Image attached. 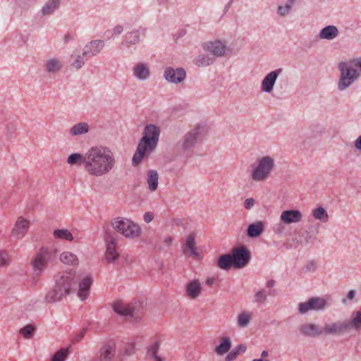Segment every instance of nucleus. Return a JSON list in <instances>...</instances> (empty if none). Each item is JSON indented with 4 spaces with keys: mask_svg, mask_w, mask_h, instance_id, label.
Segmentation results:
<instances>
[{
    "mask_svg": "<svg viewBox=\"0 0 361 361\" xmlns=\"http://www.w3.org/2000/svg\"><path fill=\"white\" fill-rule=\"evenodd\" d=\"M133 75L138 80L145 81L149 78L151 73L149 66L143 62H139L133 67Z\"/></svg>",
    "mask_w": 361,
    "mask_h": 361,
    "instance_id": "20",
    "label": "nucleus"
},
{
    "mask_svg": "<svg viewBox=\"0 0 361 361\" xmlns=\"http://www.w3.org/2000/svg\"><path fill=\"white\" fill-rule=\"evenodd\" d=\"M202 48L205 51L212 53L216 57L225 56L227 51L226 46L219 40L204 42L202 44Z\"/></svg>",
    "mask_w": 361,
    "mask_h": 361,
    "instance_id": "19",
    "label": "nucleus"
},
{
    "mask_svg": "<svg viewBox=\"0 0 361 361\" xmlns=\"http://www.w3.org/2000/svg\"><path fill=\"white\" fill-rule=\"evenodd\" d=\"M275 284L276 282L273 279L268 280L266 283L267 286L270 288H273L275 286Z\"/></svg>",
    "mask_w": 361,
    "mask_h": 361,
    "instance_id": "63",
    "label": "nucleus"
},
{
    "mask_svg": "<svg viewBox=\"0 0 361 361\" xmlns=\"http://www.w3.org/2000/svg\"><path fill=\"white\" fill-rule=\"evenodd\" d=\"M329 306L326 299L320 297H313L307 301L298 304L299 313L304 314L309 311H324Z\"/></svg>",
    "mask_w": 361,
    "mask_h": 361,
    "instance_id": "10",
    "label": "nucleus"
},
{
    "mask_svg": "<svg viewBox=\"0 0 361 361\" xmlns=\"http://www.w3.org/2000/svg\"><path fill=\"white\" fill-rule=\"evenodd\" d=\"M118 241V235L114 232L106 230L105 232L106 255L105 257L109 263L114 262L119 257L116 250V244Z\"/></svg>",
    "mask_w": 361,
    "mask_h": 361,
    "instance_id": "11",
    "label": "nucleus"
},
{
    "mask_svg": "<svg viewBox=\"0 0 361 361\" xmlns=\"http://www.w3.org/2000/svg\"><path fill=\"white\" fill-rule=\"evenodd\" d=\"M90 130V126L86 122H80L73 125L69 129V134L71 136H80L87 133Z\"/></svg>",
    "mask_w": 361,
    "mask_h": 361,
    "instance_id": "31",
    "label": "nucleus"
},
{
    "mask_svg": "<svg viewBox=\"0 0 361 361\" xmlns=\"http://www.w3.org/2000/svg\"><path fill=\"white\" fill-rule=\"evenodd\" d=\"M251 320L249 313L243 312L238 316L237 322L240 327L245 328L248 326Z\"/></svg>",
    "mask_w": 361,
    "mask_h": 361,
    "instance_id": "46",
    "label": "nucleus"
},
{
    "mask_svg": "<svg viewBox=\"0 0 361 361\" xmlns=\"http://www.w3.org/2000/svg\"><path fill=\"white\" fill-rule=\"evenodd\" d=\"M302 213L297 209H288L281 212L280 220L286 224L298 223L302 220Z\"/></svg>",
    "mask_w": 361,
    "mask_h": 361,
    "instance_id": "21",
    "label": "nucleus"
},
{
    "mask_svg": "<svg viewBox=\"0 0 361 361\" xmlns=\"http://www.w3.org/2000/svg\"><path fill=\"white\" fill-rule=\"evenodd\" d=\"M355 147L361 152V135L355 141Z\"/></svg>",
    "mask_w": 361,
    "mask_h": 361,
    "instance_id": "61",
    "label": "nucleus"
},
{
    "mask_svg": "<svg viewBox=\"0 0 361 361\" xmlns=\"http://www.w3.org/2000/svg\"><path fill=\"white\" fill-rule=\"evenodd\" d=\"M295 0H288L284 6H279L277 8V14L281 17H284L290 13Z\"/></svg>",
    "mask_w": 361,
    "mask_h": 361,
    "instance_id": "43",
    "label": "nucleus"
},
{
    "mask_svg": "<svg viewBox=\"0 0 361 361\" xmlns=\"http://www.w3.org/2000/svg\"><path fill=\"white\" fill-rule=\"evenodd\" d=\"M160 128L154 125L148 124L145 126L142 133V141L147 142L148 145L152 144L157 146L160 135Z\"/></svg>",
    "mask_w": 361,
    "mask_h": 361,
    "instance_id": "15",
    "label": "nucleus"
},
{
    "mask_svg": "<svg viewBox=\"0 0 361 361\" xmlns=\"http://www.w3.org/2000/svg\"><path fill=\"white\" fill-rule=\"evenodd\" d=\"M255 204V200L253 198H247L245 200L244 207L247 209H250Z\"/></svg>",
    "mask_w": 361,
    "mask_h": 361,
    "instance_id": "57",
    "label": "nucleus"
},
{
    "mask_svg": "<svg viewBox=\"0 0 361 361\" xmlns=\"http://www.w3.org/2000/svg\"><path fill=\"white\" fill-rule=\"evenodd\" d=\"M251 178L255 182L267 180L275 167L274 159L269 156L258 158L256 164L252 166Z\"/></svg>",
    "mask_w": 361,
    "mask_h": 361,
    "instance_id": "5",
    "label": "nucleus"
},
{
    "mask_svg": "<svg viewBox=\"0 0 361 361\" xmlns=\"http://www.w3.org/2000/svg\"><path fill=\"white\" fill-rule=\"evenodd\" d=\"M281 68H277L267 73L262 80L261 90L266 93H271L275 85L278 77L282 73Z\"/></svg>",
    "mask_w": 361,
    "mask_h": 361,
    "instance_id": "16",
    "label": "nucleus"
},
{
    "mask_svg": "<svg viewBox=\"0 0 361 361\" xmlns=\"http://www.w3.org/2000/svg\"><path fill=\"white\" fill-rule=\"evenodd\" d=\"M300 333L308 337H317L323 334L322 329L314 324L307 323L301 324L298 328Z\"/></svg>",
    "mask_w": 361,
    "mask_h": 361,
    "instance_id": "23",
    "label": "nucleus"
},
{
    "mask_svg": "<svg viewBox=\"0 0 361 361\" xmlns=\"http://www.w3.org/2000/svg\"><path fill=\"white\" fill-rule=\"evenodd\" d=\"M54 288L48 292L44 298L49 303L60 301L63 297L66 296L75 290L78 283L76 272L71 269L68 271H61L54 276Z\"/></svg>",
    "mask_w": 361,
    "mask_h": 361,
    "instance_id": "2",
    "label": "nucleus"
},
{
    "mask_svg": "<svg viewBox=\"0 0 361 361\" xmlns=\"http://www.w3.org/2000/svg\"><path fill=\"white\" fill-rule=\"evenodd\" d=\"M116 159L112 150L104 146H94L87 151V161L85 171L93 177H101L108 174L116 165Z\"/></svg>",
    "mask_w": 361,
    "mask_h": 361,
    "instance_id": "1",
    "label": "nucleus"
},
{
    "mask_svg": "<svg viewBox=\"0 0 361 361\" xmlns=\"http://www.w3.org/2000/svg\"><path fill=\"white\" fill-rule=\"evenodd\" d=\"M30 222L28 220L19 217L16 222L15 226L12 231V235L17 238H22L27 232Z\"/></svg>",
    "mask_w": 361,
    "mask_h": 361,
    "instance_id": "22",
    "label": "nucleus"
},
{
    "mask_svg": "<svg viewBox=\"0 0 361 361\" xmlns=\"http://www.w3.org/2000/svg\"><path fill=\"white\" fill-rule=\"evenodd\" d=\"M313 216L323 223H326L329 220V215L323 207H317L312 211Z\"/></svg>",
    "mask_w": 361,
    "mask_h": 361,
    "instance_id": "42",
    "label": "nucleus"
},
{
    "mask_svg": "<svg viewBox=\"0 0 361 361\" xmlns=\"http://www.w3.org/2000/svg\"><path fill=\"white\" fill-rule=\"evenodd\" d=\"M123 30V26L121 25H117L113 29V34L114 35H120V34L122 33Z\"/></svg>",
    "mask_w": 361,
    "mask_h": 361,
    "instance_id": "60",
    "label": "nucleus"
},
{
    "mask_svg": "<svg viewBox=\"0 0 361 361\" xmlns=\"http://www.w3.org/2000/svg\"><path fill=\"white\" fill-rule=\"evenodd\" d=\"M61 0H48L41 10L42 16H49L58 9Z\"/></svg>",
    "mask_w": 361,
    "mask_h": 361,
    "instance_id": "35",
    "label": "nucleus"
},
{
    "mask_svg": "<svg viewBox=\"0 0 361 361\" xmlns=\"http://www.w3.org/2000/svg\"><path fill=\"white\" fill-rule=\"evenodd\" d=\"M317 263L312 260L307 263L305 267V271L306 272H314L317 269Z\"/></svg>",
    "mask_w": 361,
    "mask_h": 361,
    "instance_id": "52",
    "label": "nucleus"
},
{
    "mask_svg": "<svg viewBox=\"0 0 361 361\" xmlns=\"http://www.w3.org/2000/svg\"><path fill=\"white\" fill-rule=\"evenodd\" d=\"M35 329L32 324H27L20 329V334L26 338H30L33 336Z\"/></svg>",
    "mask_w": 361,
    "mask_h": 361,
    "instance_id": "47",
    "label": "nucleus"
},
{
    "mask_svg": "<svg viewBox=\"0 0 361 361\" xmlns=\"http://www.w3.org/2000/svg\"><path fill=\"white\" fill-rule=\"evenodd\" d=\"M140 42V30H133L128 32L125 35V42L122 43L123 46L129 48L131 44H136Z\"/></svg>",
    "mask_w": 361,
    "mask_h": 361,
    "instance_id": "34",
    "label": "nucleus"
},
{
    "mask_svg": "<svg viewBox=\"0 0 361 361\" xmlns=\"http://www.w3.org/2000/svg\"><path fill=\"white\" fill-rule=\"evenodd\" d=\"M195 244V234L191 233L188 235L185 240V249L189 252L190 255L193 257H199Z\"/></svg>",
    "mask_w": 361,
    "mask_h": 361,
    "instance_id": "37",
    "label": "nucleus"
},
{
    "mask_svg": "<svg viewBox=\"0 0 361 361\" xmlns=\"http://www.w3.org/2000/svg\"><path fill=\"white\" fill-rule=\"evenodd\" d=\"M338 68L340 72L338 89L343 91L361 77V57L341 62Z\"/></svg>",
    "mask_w": 361,
    "mask_h": 361,
    "instance_id": "3",
    "label": "nucleus"
},
{
    "mask_svg": "<svg viewBox=\"0 0 361 361\" xmlns=\"http://www.w3.org/2000/svg\"><path fill=\"white\" fill-rule=\"evenodd\" d=\"M105 43L102 39H94L89 42L82 49V56L86 60L98 55L104 48Z\"/></svg>",
    "mask_w": 361,
    "mask_h": 361,
    "instance_id": "13",
    "label": "nucleus"
},
{
    "mask_svg": "<svg viewBox=\"0 0 361 361\" xmlns=\"http://www.w3.org/2000/svg\"><path fill=\"white\" fill-rule=\"evenodd\" d=\"M238 355L237 354V353L234 350H233L227 354V355L225 357V361H233L237 357Z\"/></svg>",
    "mask_w": 361,
    "mask_h": 361,
    "instance_id": "55",
    "label": "nucleus"
},
{
    "mask_svg": "<svg viewBox=\"0 0 361 361\" xmlns=\"http://www.w3.org/2000/svg\"><path fill=\"white\" fill-rule=\"evenodd\" d=\"M160 345L159 341H155L148 347L147 356L154 361H164L163 359L157 355Z\"/></svg>",
    "mask_w": 361,
    "mask_h": 361,
    "instance_id": "41",
    "label": "nucleus"
},
{
    "mask_svg": "<svg viewBox=\"0 0 361 361\" xmlns=\"http://www.w3.org/2000/svg\"><path fill=\"white\" fill-rule=\"evenodd\" d=\"M345 321L348 331L352 329L360 331L361 329V308L358 311L353 312L351 314L350 319Z\"/></svg>",
    "mask_w": 361,
    "mask_h": 361,
    "instance_id": "27",
    "label": "nucleus"
},
{
    "mask_svg": "<svg viewBox=\"0 0 361 361\" xmlns=\"http://www.w3.org/2000/svg\"><path fill=\"white\" fill-rule=\"evenodd\" d=\"M135 353V345L133 343L127 342L123 347L118 351L117 358L118 361H126L128 357L132 356Z\"/></svg>",
    "mask_w": 361,
    "mask_h": 361,
    "instance_id": "29",
    "label": "nucleus"
},
{
    "mask_svg": "<svg viewBox=\"0 0 361 361\" xmlns=\"http://www.w3.org/2000/svg\"><path fill=\"white\" fill-rule=\"evenodd\" d=\"M164 76L169 82L178 84L185 79L186 73L183 68H173L169 66L165 68Z\"/></svg>",
    "mask_w": 361,
    "mask_h": 361,
    "instance_id": "17",
    "label": "nucleus"
},
{
    "mask_svg": "<svg viewBox=\"0 0 361 361\" xmlns=\"http://www.w3.org/2000/svg\"><path fill=\"white\" fill-rule=\"evenodd\" d=\"M147 143V142L142 141V137L140 140L132 159L134 166L140 164L145 154H150L156 149L157 147L152 144L148 145Z\"/></svg>",
    "mask_w": 361,
    "mask_h": 361,
    "instance_id": "14",
    "label": "nucleus"
},
{
    "mask_svg": "<svg viewBox=\"0 0 361 361\" xmlns=\"http://www.w3.org/2000/svg\"><path fill=\"white\" fill-rule=\"evenodd\" d=\"M86 330H87V329L84 328V329H81L80 331V332L76 334L74 336V337L73 338V342H79L80 341H81L83 338V337L86 333Z\"/></svg>",
    "mask_w": 361,
    "mask_h": 361,
    "instance_id": "54",
    "label": "nucleus"
},
{
    "mask_svg": "<svg viewBox=\"0 0 361 361\" xmlns=\"http://www.w3.org/2000/svg\"><path fill=\"white\" fill-rule=\"evenodd\" d=\"M59 259L62 263L70 266H77L79 263L78 257L70 252H62L60 255Z\"/></svg>",
    "mask_w": 361,
    "mask_h": 361,
    "instance_id": "38",
    "label": "nucleus"
},
{
    "mask_svg": "<svg viewBox=\"0 0 361 361\" xmlns=\"http://www.w3.org/2000/svg\"><path fill=\"white\" fill-rule=\"evenodd\" d=\"M57 250L53 247H42L30 260V265L35 276H40L49 264L52 263L57 257Z\"/></svg>",
    "mask_w": 361,
    "mask_h": 361,
    "instance_id": "4",
    "label": "nucleus"
},
{
    "mask_svg": "<svg viewBox=\"0 0 361 361\" xmlns=\"http://www.w3.org/2000/svg\"><path fill=\"white\" fill-rule=\"evenodd\" d=\"M339 34L338 28L334 25H327L322 28L318 37L321 39L331 40L336 38Z\"/></svg>",
    "mask_w": 361,
    "mask_h": 361,
    "instance_id": "28",
    "label": "nucleus"
},
{
    "mask_svg": "<svg viewBox=\"0 0 361 361\" xmlns=\"http://www.w3.org/2000/svg\"><path fill=\"white\" fill-rule=\"evenodd\" d=\"M154 214L152 212H147L144 214L143 219L146 223H149L152 221Z\"/></svg>",
    "mask_w": 361,
    "mask_h": 361,
    "instance_id": "58",
    "label": "nucleus"
},
{
    "mask_svg": "<svg viewBox=\"0 0 361 361\" xmlns=\"http://www.w3.org/2000/svg\"><path fill=\"white\" fill-rule=\"evenodd\" d=\"M140 308L141 303L139 302L125 303L117 301L113 305V309L116 313L124 317H130L135 322H137L141 318Z\"/></svg>",
    "mask_w": 361,
    "mask_h": 361,
    "instance_id": "8",
    "label": "nucleus"
},
{
    "mask_svg": "<svg viewBox=\"0 0 361 361\" xmlns=\"http://www.w3.org/2000/svg\"><path fill=\"white\" fill-rule=\"evenodd\" d=\"M113 228L127 238L134 239L140 236L142 230L140 226L130 219L123 217L114 218L111 221Z\"/></svg>",
    "mask_w": 361,
    "mask_h": 361,
    "instance_id": "6",
    "label": "nucleus"
},
{
    "mask_svg": "<svg viewBox=\"0 0 361 361\" xmlns=\"http://www.w3.org/2000/svg\"><path fill=\"white\" fill-rule=\"evenodd\" d=\"M264 231V224L258 221L250 224L247 229V235L250 238H255L260 236Z\"/></svg>",
    "mask_w": 361,
    "mask_h": 361,
    "instance_id": "25",
    "label": "nucleus"
},
{
    "mask_svg": "<svg viewBox=\"0 0 361 361\" xmlns=\"http://www.w3.org/2000/svg\"><path fill=\"white\" fill-rule=\"evenodd\" d=\"M231 348V339L228 336H223L220 343L215 347L214 352L218 355H223L228 353Z\"/></svg>",
    "mask_w": 361,
    "mask_h": 361,
    "instance_id": "32",
    "label": "nucleus"
},
{
    "mask_svg": "<svg viewBox=\"0 0 361 361\" xmlns=\"http://www.w3.org/2000/svg\"><path fill=\"white\" fill-rule=\"evenodd\" d=\"M63 67L60 59L57 58H51L47 59L44 63V68L49 73H56Z\"/></svg>",
    "mask_w": 361,
    "mask_h": 361,
    "instance_id": "30",
    "label": "nucleus"
},
{
    "mask_svg": "<svg viewBox=\"0 0 361 361\" xmlns=\"http://www.w3.org/2000/svg\"><path fill=\"white\" fill-rule=\"evenodd\" d=\"M203 127L195 126L188 131L178 143V147L184 153L192 151L203 137Z\"/></svg>",
    "mask_w": 361,
    "mask_h": 361,
    "instance_id": "7",
    "label": "nucleus"
},
{
    "mask_svg": "<svg viewBox=\"0 0 361 361\" xmlns=\"http://www.w3.org/2000/svg\"><path fill=\"white\" fill-rule=\"evenodd\" d=\"M84 59L85 58L82 56V54L78 55L75 61L72 63L71 66L76 69H80L84 66L85 63Z\"/></svg>",
    "mask_w": 361,
    "mask_h": 361,
    "instance_id": "50",
    "label": "nucleus"
},
{
    "mask_svg": "<svg viewBox=\"0 0 361 361\" xmlns=\"http://www.w3.org/2000/svg\"><path fill=\"white\" fill-rule=\"evenodd\" d=\"M214 57L208 54H201L197 55L194 59L193 63L199 67H206L214 62Z\"/></svg>",
    "mask_w": 361,
    "mask_h": 361,
    "instance_id": "36",
    "label": "nucleus"
},
{
    "mask_svg": "<svg viewBox=\"0 0 361 361\" xmlns=\"http://www.w3.org/2000/svg\"><path fill=\"white\" fill-rule=\"evenodd\" d=\"M275 290H270L269 293L264 289H260L255 294V300L256 302H263L267 300V295H274Z\"/></svg>",
    "mask_w": 361,
    "mask_h": 361,
    "instance_id": "45",
    "label": "nucleus"
},
{
    "mask_svg": "<svg viewBox=\"0 0 361 361\" xmlns=\"http://www.w3.org/2000/svg\"><path fill=\"white\" fill-rule=\"evenodd\" d=\"M87 161V152L84 154L80 153H73L67 158V163L71 165H82L85 170V162Z\"/></svg>",
    "mask_w": 361,
    "mask_h": 361,
    "instance_id": "33",
    "label": "nucleus"
},
{
    "mask_svg": "<svg viewBox=\"0 0 361 361\" xmlns=\"http://www.w3.org/2000/svg\"><path fill=\"white\" fill-rule=\"evenodd\" d=\"M92 284V279L89 276H85L79 283V289L78 296L82 300H85L89 295V290Z\"/></svg>",
    "mask_w": 361,
    "mask_h": 361,
    "instance_id": "24",
    "label": "nucleus"
},
{
    "mask_svg": "<svg viewBox=\"0 0 361 361\" xmlns=\"http://www.w3.org/2000/svg\"><path fill=\"white\" fill-rule=\"evenodd\" d=\"M202 286L199 281L192 280L186 286V295L191 299H195L199 297L201 293Z\"/></svg>",
    "mask_w": 361,
    "mask_h": 361,
    "instance_id": "26",
    "label": "nucleus"
},
{
    "mask_svg": "<svg viewBox=\"0 0 361 361\" xmlns=\"http://www.w3.org/2000/svg\"><path fill=\"white\" fill-rule=\"evenodd\" d=\"M117 343L115 338H108L102 342L97 354L98 361H114L117 357Z\"/></svg>",
    "mask_w": 361,
    "mask_h": 361,
    "instance_id": "9",
    "label": "nucleus"
},
{
    "mask_svg": "<svg viewBox=\"0 0 361 361\" xmlns=\"http://www.w3.org/2000/svg\"><path fill=\"white\" fill-rule=\"evenodd\" d=\"M164 243L167 245H171L172 241H173V238L171 237V236H167L164 238Z\"/></svg>",
    "mask_w": 361,
    "mask_h": 361,
    "instance_id": "64",
    "label": "nucleus"
},
{
    "mask_svg": "<svg viewBox=\"0 0 361 361\" xmlns=\"http://www.w3.org/2000/svg\"><path fill=\"white\" fill-rule=\"evenodd\" d=\"M218 267L223 270H228L233 267L231 254H224L219 257L217 262Z\"/></svg>",
    "mask_w": 361,
    "mask_h": 361,
    "instance_id": "39",
    "label": "nucleus"
},
{
    "mask_svg": "<svg viewBox=\"0 0 361 361\" xmlns=\"http://www.w3.org/2000/svg\"><path fill=\"white\" fill-rule=\"evenodd\" d=\"M323 334L338 336L348 332L345 321H337L326 324L322 329Z\"/></svg>",
    "mask_w": 361,
    "mask_h": 361,
    "instance_id": "18",
    "label": "nucleus"
},
{
    "mask_svg": "<svg viewBox=\"0 0 361 361\" xmlns=\"http://www.w3.org/2000/svg\"><path fill=\"white\" fill-rule=\"evenodd\" d=\"M68 354V348H61L53 355L51 361H65Z\"/></svg>",
    "mask_w": 361,
    "mask_h": 361,
    "instance_id": "48",
    "label": "nucleus"
},
{
    "mask_svg": "<svg viewBox=\"0 0 361 361\" xmlns=\"http://www.w3.org/2000/svg\"><path fill=\"white\" fill-rule=\"evenodd\" d=\"M54 236L56 238L64 239L71 241L73 239L72 233L67 229H56L54 231Z\"/></svg>",
    "mask_w": 361,
    "mask_h": 361,
    "instance_id": "44",
    "label": "nucleus"
},
{
    "mask_svg": "<svg viewBox=\"0 0 361 361\" xmlns=\"http://www.w3.org/2000/svg\"><path fill=\"white\" fill-rule=\"evenodd\" d=\"M355 295H356L355 290H351L347 294V299H348L349 300H352L355 298Z\"/></svg>",
    "mask_w": 361,
    "mask_h": 361,
    "instance_id": "62",
    "label": "nucleus"
},
{
    "mask_svg": "<svg viewBox=\"0 0 361 361\" xmlns=\"http://www.w3.org/2000/svg\"><path fill=\"white\" fill-rule=\"evenodd\" d=\"M317 233V230L315 232L306 231L304 236V240L305 243L308 244L312 243L316 239Z\"/></svg>",
    "mask_w": 361,
    "mask_h": 361,
    "instance_id": "49",
    "label": "nucleus"
},
{
    "mask_svg": "<svg viewBox=\"0 0 361 361\" xmlns=\"http://www.w3.org/2000/svg\"><path fill=\"white\" fill-rule=\"evenodd\" d=\"M16 130V127L13 124L10 123L7 126V133L6 135L8 138H11L13 137V132Z\"/></svg>",
    "mask_w": 361,
    "mask_h": 361,
    "instance_id": "56",
    "label": "nucleus"
},
{
    "mask_svg": "<svg viewBox=\"0 0 361 361\" xmlns=\"http://www.w3.org/2000/svg\"><path fill=\"white\" fill-rule=\"evenodd\" d=\"M284 224H285L282 223L281 221V222L276 224L273 227V231L278 235H282L286 229Z\"/></svg>",
    "mask_w": 361,
    "mask_h": 361,
    "instance_id": "51",
    "label": "nucleus"
},
{
    "mask_svg": "<svg viewBox=\"0 0 361 361\" xmlns=\"http://www.w3.org/2000/svg\"><path fill=\"white\" fill-rule=\"evenodd\" d=\"M231 254L233 258V267L235 269H242L250 262V253L245 246L233 248Z\"/></svg>",
    "mask_w": 361,
    "mask_h": 361,
    "instance_id": "12",
    "label": "nucleus"
},
{
    "mask_svg": "<svg viewBox=\"0 0 361 361\" xmlns=\"http://www.w3.org/2000/svg\"><path fill=\"white\" fill-rule=\"evenodd\" d=\"M8 257L6 252L0 251V267L8 264Z\"/></svg>",
    "mask_w": 361,
    "mask_h": 361,
    "instance_id": "53",
    "label": "nucleus"
},
{
    "mask_svg": "<svg viewBox=\"0 0 361 361\" xmlns=\"http://www.w3.org/2000/svg\"><path fill=\"white\" fill-rule=\"evenodd\" d=\"M147 184L151 191H155L158 186V173L156 170L151 169L147 172Z\"/></svg>",
    "mask_w": 361,
    "mask_h": 361,
    "instance_id": "40",
    "label": "nucleus"
},
{
    "mask_svg": "<svg viewBox=\"0 0 361 361\" xmlns=\"http://www.w3.org/2000/svg\"><path fill=\"white\" fill-rule=\"evenodd\" d=\"M236 353L237 354H240V353H244L245 350H246V345H244V344H240V345H238V346L235 347V349H233Z\"/></svg>",
    "mask_w": 361,
    "mask_h": 361,
    "instance_id": "59",
    "label": "nucleus"
}]
</instances>
